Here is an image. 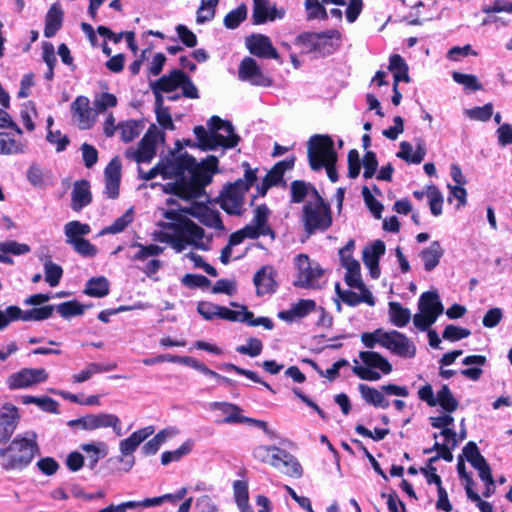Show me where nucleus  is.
<instances>
[{
	"label": "nucleus",
	"instance_id": "14",
	"mask_svg": "<svg viewBox=\"0 0 512 512\" xmlns=\"http://www.w3.org/2000/svg\"><path fill=\"white\" fill-rule=\"evenodd\" d=\"M47 379L48 372L44 368H24L11 374L7 385L10 389H26Z\"/></svg>",
	"mask_w": 512,
	"mask_h": 512
},
{
	"label": "nucleus",
	"instance_id": "58",
	"mask_svg": "<svg viewBox=\"0 0 512 512\" xmlns=\"http://www.w3.org/2000/svg\"><path fill=\"white\" fill-rule=\"evenodd\" d=\"M276 450H281V448L276 446L259 445L254 448L253 457L258 461L273 466L277 456Z\"/></svg>",
	"mask_w": 512,
	"mask_h": 512
},
{
	"label": "nucleus",
	"instance_id": "49",
	"mask_svg": "<svg viewBox=\"0 0 512 512\" xmlns=\"http://www.w3.org/2000/svg\"><path fill=\"white\" fill-rule=\"evenodd\" d=\"M220 0H201L196 12V22L204 24L211 21L215 16L216 7Z\"/></svg>",
	"mask_w": 512,
	"mask_h": 512
},
{
	"label": "nucleus",
	"instance_id": "64",
	"mask_svg": "<svg viewBox=\"0 0 512 512\" xmlns=\"http://www.w3.org/2000/svg\"><path fill=\"white\" fill-rule=\"evenodd\" d=\"M247 9L245 6L230 11L224 18V25L229 29H234L246 18Z\"/></svg>",
	"mask_w": 512,
	"mask_h": 512
},
{
	"label": "nucleus",
	"instance_id": "27",
	"mask_svg": "<svg viewBox=\"0 0 512 512\" xmlns=\"http://www.w3.org/2000/svg\"><path fill=\"white\" fill-rule=\"evenodd\" d=\"M105 190L108 198L115 199L119 195V186L121 179V162L118 158H113L105 168Z\"/></svg>",
	"mask_w": 512,
	"mask_h": 512
},
{
	"label": "nucleus",
	"instance_id": "36",
	"mask_svg": "<svg viewBox=\"0 0 512 512\" xmlns=\"http://www.w3.org/2000/svg\"><path fill=\"white\" fill-rule=\"evenodd\" d=\"M64 12L61 4L55 2L49 8L45 17L44 36L47 38L53 37L58 30L62 27Z\"/></svg>",
	"mask_w": 512,
	"mask_h": 512
},
{
	"label": "nucleus",
	"instance_id": "4",
	"mask_svg": "<svg viewBox=\"0 0 512 512\" xmlns=\"http://www.w3.org/2000/svg\"><path fill=\"white\" fill-rule=\"evenodd\" d=\"M37 435L27 431L17 435L7 448L0 449L5 470H21L29 465L38 452Z\"/></svg>",
	"mask_w": 512,
	"mask_h": 512
},
{
	"label": "nucleus",
	"instance_id": "19",
	"mask_svg": "<svg viewBox=\"0 0 512 512\" xmlns=\"http://www.w3.org/2000/svg\"><path fill=\"white\" fill-rule=\"evenodd\" d=\"M246 47L251 54L257 57L279 59V54L273 47L270 38L263 34H253L247 37Z\"/></svg>",
	"mask_w": 512,
	"mask_h": 512
},
{
	"label": "nucleus",
	"instance_id": "54",
	"mask_svg": "<svg viewBox=\"0 0 512 512\" xmlns=\"http://www.w3.org/2000/svg\"><path fill=\"white\" fill-rule=\"evenodd\" d=\"M219 369L226 371V372H235L239 375H243L256 383L262 384L269 391L274 392L272 387L267 382L262 380L255 372H253L251 370L243 369V368L238 367L232 363H222L219 365Z\"/></svg>",
	"mask_w": 512,
	"mask_h": 512
},
{
	"label": "nucleus",
	"instance_id": "28",
	"mask_svg": "<svg viewBox=\"0 0 512 512\" xmlns=\"http://www.w3.org/2000/svg\"><path fill=\"white\" fill-rule=\"evenodd\" d=\"M385 253V244L377 240L363 250V262L369 269L372 278L380 276L379 259Z\"/></svg>",
	"mask_w": 512,
	"mask_h": 512
},
{
	"label": "nucleus",
	"instance_id": "42",
	"mask_svg": "<svg viewBox=\"0 0 512 512\" xmlns=\"http://www.w3.org/2000/svg\"><path fill=\"white\" fill-rule=\"evenodd\" d=\"M91 202L89 183L85 180L75 182L72 190V208L81 210Z\"/></svg>",
	"mask_w": 512,
	"mask_h": 512
},
{
	"label": "nucleus",
	"instance_id": "61",
	"mask_svg": "<svg viewBox=\"0 0 512 512\" xmlns=\"http://www.w3.org/2000/svg\"><path fill=\"white\" fill-rule=\"evenodd\" d=\"M452 78L456 83L463 85L465 89H469L471 91H478L482 89V85L474 75L453 72Z\"/></svg>",
	"mask_w": 512,
	"mask_h": 512
},
{
	"label": "nucleus",
	"instance_id": "1",
	"mask_svg": "<svg viewBox=\"0 0 512 512\" xmlns=\"http://www.w3.org/2000/svg\"><path fill=\"white\" fill-rule=\"evenodd\" d=\"M180 146V142L176 143ZM178 147L177 151H171L169 155L162 158L159 163L144 172L139 168V176L144 180H152L158 175L164 179L175 178L176 183L167 185L153 183L152 188L161 187L165 192H172L181 198H192L196 196L200 190L211 182L212 174L217 171L218 158L216 156H208L202 162L187 153H181Z\"/></svg>",
	"mask_w": 512,
	"mask_h": 512
},
{
	"label": "nucleus",
	"instance_id": "15",
	"mask_svg": "<svg viewBox=\"0 0 512 512\" xmlns=\"http://www.w3.org/2000/svg\"><path fill=\"white\" fill-rule=\"evenodd\" d=\"M239 79L249 82L251 85L268 87L272 84V79L263 73L257 62L251 57H245L238 70Z\"/></svg>",
	"mask_w": 512,
	"mask_h": 512
},
{
	"label": "nucleus",
	"instance_id": "32",
	"mask_svg": "<svg viewBox=\"0 0 512 512\" xmlns=\"http://www.w3.org/2000/svg\"><path fill=\"white\" fill-rule=\"evenodd\" d=\"M54 306L47 305L39 308L21 310L18 306H10V313L16 320L23 321H42L50 318L53 314Z\"/></svg>",
	"mask_w": 512,
	"mask_h": 512
},
{
	"label": "nucleus",
	"instance_id": "44",
	"mask_svg": "<svg viewBox=\"0 0 512 512\" xmlns=\"http://www.w3.org/2000/svg\"><path fill=\"white\" fill-rule=\"evenodd\" d=\"M389 316L391 322L399 328L406 326L411 319L410 310L402 307L398 302L389 303Z\"/></svg>",
	"mask_w": 512,
	"mask_h": 512
},
{
	"label": "nucleus",
	"instance_id": "17",
	"mask_svg": "<svg viewBox=\"0 0 512 512\" xmlns=\"http://www.w3.org/2000/svg\"><path fill=\"white\" fill-rule=\"evenodd\" d=\"M340 39V33L336 30L324 33L310 34L306 37L307 45L311 51L318 52L321 55L331 54Z\"/></svg>",
	"mask_w": 512,
	"mask_h": 512
},
{
	"label": "nucleus",
	"instance_id": "22",
	"mask_svg": "<svg viewBox=\"0 0 512 512\" xmlns=\"http://www.w3.org/2000/svg\"><path fill=\"white\" fill-rule=\"evenodd\" d=\"M197 311L205 320L220 318L235 321V319H241L237 310H231L225 306H220L208 301L199 302L197 305Z\"/></svg>",
	"mask_w": 512,
	"mask_h": 512
},
{
	"label": "nucleus",
	"instance_id": "51",
	"mask_svg": "<svg viewBox=\"0 0 512 512\" xmlns=\"http://www.w3.org/2000/svg\"><path fill=\"white\" fill-rule=\"evenodd\" d=\"M237 313L240 315L241 319H235V321L245 322L250 326H263L267 330L273 329V322L271 319L267 317H258L254 318L252 312L248 311L244 306L241 307V310H237Z\"/></svg>",
	"mask_w": 512,
	"mask_h": 512
},
{
	"label": "nucleus",
	"instance_id": "62",
	"mask_svg": "<svg viewBox=\"0 0 512 512\" xmlns=\"http://www.w3.org/2000/svg\"><path fill=\"white\" fill-rule=\"evenodd\" d=\"M262 349L263 344L258 338H249L247 339L246 344L236 347V351L238 353L248 355L250 357L259 356L262 352Z\"/></svg>",
	"mask_w": 512,
	"mask_h": 512
},
{
	"label": "nucleus",
	"instance_id": "9",
	"mask_svg": "<svg viewBox=\"0 0 512 512\" xmlns=\"http://www.w3.org/2000/svg\"><path fill=\"white\" fill-rule=\"evenodd\" d=\"M297 270L294 286L305 289H319L324 283V271L321 266L310 260L308 255L299 254L294 260Z\"/></svg>",
	"mask_w": 512,
	"mask_h": 512
},
{
	"label": "nucleus",
	"instance_id": "53",
	"mask_svg": "<svg viewBox=\"0 0 512 512\" xmlns=\"http://www.w3.org/2000/svg\"><path fill=\"white\" fill-rule=\"evenodd\" d=\"M118 130L122 141L128 143L140 135L142 126L135 120H128L119 124Z\"/></svg>",
	"mask_w": 512,
	"mask_h": 512
},
{
	"label": "nucleus",
	"instance_id": "38",
	"mask_svg": "<svg viewBox=\"0 0 512 512\" xmlns=\"http://www.w3.org/2000/svg\"><path fill=\"white\" fill-rule=\"evenodd\" d=\"M292 167V163L281 161L277 163L264 177L261 184L257 186L258 193L264 196L267 190L274 185H277L283 178V174L287 168Z\"/></svg>",
	"mask_w": 512,
	"mask_h": 512
},
{
	"label": "nucleus",
	"instance_id": "12",
	"mask_svg": "<svg viewBox=\"0 0 512 512\" xmlns=\"http://www.w3.org/2000/svg\"><path fill=\"white\" fill-rule=\"evenodd\" d=\"M164 142V133L155 125L151 126L137 147L126 150V157L137 163H149L156 155L157 146Z\"/></svg>",
	"mask_w": 512,
	"mask_h": 512
},
{
	"label": "nucleus",
	"instance_id": "8",
	"mask_svg": "<svg viewBox=\"0 0 512 512\" xmlns=\"http://www.w3.org/2000/svg\"><path fill=\"white\" fill-rule=\"evenodd\" d=\"M353 373L365 381H378L382 375L392 372V365L387 358L375 351H360L353 360Z\"/></svg>",
	"mask_w": 512,
	"mask_h": 512
},
{
	"label": "nucleus",
	"instance_id": "39",
	"mask_svg": "<svg viewBox=\"0 0 512 512\" xmlns=\"http://www.w3.org/2000/svg\"><path fill=\"white\" fill-rule=\"evenodd\" d=\"M358 390L367 404L382 409L389 407L390 402L385 398V392H383L382 389L378 390L366 384H359Z\"/></svg>",
	"mask_w": 512,
	"mask_h": 512
},
{
	"label": "nucleus",
	"instance_id": "20",
	"mask_svg": "<svg viewBox=\"0 0 512 512\" xmlns=\"http://www.w3.org/2000/svg\"><path fill=\"white\" fill-rule=\"evenodd\" d=\"M72 117L80 129H89L95 122V116L85 96L77 97L71 105Z\"/></svg>",
	"mask_w": 512,
	"mask_h": 512
},
{
	"label": "nucleus",
	"instance_id": "25",
	"mask_svg": "<svg viewBox=\"0 0 512 512\" xmlns=\"http://www.w3.org/2000/svg\"><path fill=\"white\" fill-rule=\"evenodd\" d=\"M276 453V461L273 463L274 468L292 478H300L302 476L303 469L293 455L283 449L276 450Z\"/></svg>",
	"mask_w": 512,
	"mask_h": 512
},
{
	"label": "nucleus",
	"instance_id": "57",
	"mask_svg": "<svg viewBox=\"0 0 512 512\" xmlns=\"http://www.w3.org/2000/svg\"><path fill=\"white\" fill-rule=\"evenodd\" d=\"M44 273H45V281L51 287H55L59 284V282L62 278L63 269L60 265L52 262L51 260H46L44 262Z\"/></svg>",
	"mask_w": 512,
	"mask_h": 512
},
{
	"label": "nucleus",
	"instance_id": "47",
	"mask_svg": "<svg viewBox=\"0 0 512 512\" xmlns=\"http://www.w3.org/2000/svg\"><path fill=\"white\" fill-rule=\"evenodd\" d=\"M389 70L394 74V83L409 81L408 67L400 55L396 54L390 57Z\"/></svg>",
	"mask_w": 512,
	"mask_h": 512
},
{
	"label": "nucleus",
	"instance_id": "60",
	"mask_svg": "<svg viewBox=\"0 0 512 512\" xmlns=\"http://www.w3.org/2000/svg\"><path fill=\"white\" fill-rule=\"evenodd\" d=\"M56 311L63 318H70L73 316L82 315L84 313V306L77 301H67L60 303L55 307Z\"/></svg>",
	"mask_w": 512,
	"mask_h": 512
},
{
	"label": "nucleus",
	"instance_id": "40",
	"mask_svg": "<svg viewBox=\"0 0 512 512\" xmlns=\"http://www.w3.org/2000/svg\"><path fill=\"white\" fill-rule=\"evenodd\" d=\"M233 497L240 512H254L249 503L248 482L246 480H235L232 485Z\"/></svg>",
	"mask_w": 512,
	"mask_h": 512
},
{
	"label": "nucleus",
	"instance_id": "29",
	"mask_svg": "<svg viewBox=\"0 0 512 512\" xmlns=\"http://www.w3.org/2000/svg\"><path fill=\"white\" fill-rule=\"evenodd\" d=\"M396 156L407 163L420 164L426 156L425 143L421 138L416 139V150L413 151L411 143L402 141Z\"/></svg>",
	"mask_w": 512,
	"mask_h": 512
},
{
	"label": "nucleus",
	"instance_id": "31",
	"mask_svg": "<svg viewBox=\"0 0 512 512\" xmlns=\"http://www.w3.org/2000/svg\"><path fill=\"white\" fill-rule=\"evenodd\" d=\"M190 214L197 218L207 227L224 230V225L218 211L209 208L206 205H197L191 208Z\"/></svg>",
	"mask_w": 512,
	"mask_h": 512
},
{
	"label": "nucleus",
	"instance_id": "23",
	"mask_svg": "<svg viewBox=\"0 0 512 512\" xmlns=\"http://www.w3.org/2000/svg\"><path fill=\"white\" fill-rule=\"evenodd\" d=\"M28 149V141L22 134L0 132V154L15 155L24 154Z\"/></svg>",
	"mask_w": 512,
	"mask_h": 512
},
{
	"label": "nucleus",
	"instance_id": "41",
	"mask_svg": "<svg viewBox=\"0 0 512 512\" xmlns=\"http://www.w3.org/2000/svg\"><path fill=\"white\" fill-rule=\"evenodd\" d=\"M419 310L426 314L435 316V319L443 313V305L439 300L437 293L424 292L419 299Z\"/></svg>",
	"mask_w": 512,
	"mask_h": 512
},
{
	"label": "nucleus",
	"instance_id": "16",
	"mask_svg": "<svg viewBox=\"0 0 512 512\" xmlns=\"http://www.w3.org/2000/svg\"><path fill=\"white\" fill-rule=\"evenodd\" d=\"M209 409L216 412L217 424H242L243 420H247L246 416L242 415V408L233 403L212 402Z\"/></svg>",
	"mask_w": 512,
	"mask_h": 512
},
{
	"label": "nucleus",
	"instance_id": "55",
	"mask_svg": "<svg viewBox=\"0 0 512 512\" xmlns=\"http://www.w3.org/2000/svg\"><path fill=\"white\" fill-rule=\"evenodd\" d=\"M387 332L381 328L374 330L373 332H365L361 335V341L365 347L373 349L376 345L384 348Z\"/></svg>",
	"mask_w": 512,
	"mask_h": 512
},
{
	"label": "nucleus",
	"instance_id": "30",
	"mask_svg": "<svg viewBox=\"0 0 512 512\" xmlns=\"http://www.w3.org/2000/svg\"><path fill=\"white\" fill-rule=\"evenodd\" d=\"M185 79V73L181 70H173L169 75L161 77L159 80L154 82L151 87L157 98V93H171L177 88H180L181 83Z\"/></svg>",
	"mask_w": 512,
	"mask_h": 512
},
{
	"label": "nucleus",
	"instance_id": "48",
	"mask_svg": "<svg viewBox=\"0 0 512 512\" xmlns=\"http://www.w3.org/2000/svg\"><path fill=\"white\" fill-rule=\"evenodd\" d=\"M163 102L164 98L162 94L157 93V98L155 99V113L157 121L163 128L173 130L174 124L169 109L164 107Z\"/></svg>",
	"mask_w": 512,
	"mask_h": 512
},
{
	"label": "nucleus",
	"instance_id": "18",
	"mask_svg": "<svg viewBox=\"0 0 512 512\" xmlns=\"http://www.w3.org/2000/svg\"><path fill=\"white\" fill-rule=\"evenodd\" d=\"M285 9L277 8L269 0H253L252 20L254 24H264L267 21L284 18Z\"/></svg>",
	"mask_w": 512,
	"mask_h": 512
},
{
	"label": "nucleus",
	"instance_id": "13",
	"mask_svg": "<svg viewBox=\"0 0 512 512\" xmlns=\"http://www.w3.org/2000/svg\"><path fill=\"white\" fill-rule=\"evenodd\" d=\"M384 348L402 359H413L417 352L414 341L397 330L387 332Z\"/></svg>",
	"mask_w": 512,
	"mask_h": 512
},
{
	"label": "nucleus",
	"instance_id": "11",
	"mask_svg": "<svg viewBox=\"0 0 512 512\" xmlns=\"http://www.w3.org/2000/svg\"><path fill=\"white\" fill-rule=\"evenodd\" d=\"M90 232V225L77 220L70 221L64 225L66 243L83 257H94L98 252L95 245L84 239V236L90 234Z\"/></svg>",
	"mask_w": 512,
	"mask_h": 512
},
{
	"label": "nucleus",
	"instance_id": "37",
	"mask_svg": "<svg viewBox=\"0 0 512 512\" xmlns=\"http://www.w3.org/2000/svg\"><path fill=\"white\" fill-rule=\"evenodd\" d=\"M443 255L444 250L439 241L431 242L428 247L424 248L419 253L424 269L428 272L432 271L439 265L440 259Z\"/></svg>",
	"mask_w": 512,
	"mask_h": 512
},
{
	"label": "nucleus",
	"instance_id": "26",
	"mask_svg": "<svg viewBox=\"0 0 512 512\" xmlns=\"http://www.w3.org/2000/svg\"><path fill=\"white\" fill-rule=\"evenodd\" d=\"M17 420V408L12 404H5L0 410V443L10 439L16 429Z\"/></svg>",
	"mask_w": 512,
	"mask_h": 512
},
{
	"label": "nucleus",
	"instance_id": "34",
	"mask_svg": "<svg viewBox=\"0 0 512 512\" xmlns=\"http://www.w3.org/2000/svg\"><path fill=\"white\" fill-rule=\"evenodd\" d=\"M360 293L351 290H341L339 284L336 285V292L338 297L349 306H357L360 303H366L369 306L375 305V300L372 293L367 289H358Z\"/></svg>",
	"mask_w": 512,
	"mask_h": 512
},
{
	"label": "nucleus",
	"instance_id": "43",
	"mask_svg": "<svg viewBox=\"0 0 512 512\" xmlns=\"http://www.w3.org/2000/svg\"><path fill=\"white\" fill-rule=\"evenodd\" d=\"M84 293L91 297L102 298L109 293V282L103 277H94L87 281Z\"/></svg>",
	"mask_w": 512,
	"mask_h": 512
},
{
	"label": "nucleus",
	"instance_id": "35",
	"mask_svg": "<svg viewBox=\"0 0 512 512\" xmlns=\"http://www.w3.org/2000/svg\"><path fill=\"white\" fill-rule=\"evenodd\" d=\"M80 449L85 453L90 469H94L98 462L105 458L109 452L107 444L103 441L83 443L80 445Z\"/></svg>",
	"mask_w": 512,
	"mask_h": 512
},
{
	"label": "nucleus",
	"instance_id": "5",
	"mask_svg": "<svg viewBox=\"0 0 512 512\" xmlns=\"http://www.w3.org/2000/svg\"><path fill=\"white\" fill-rule=\"evenodd\" d=\"M308 159L311 169L317 171L325 168L332 182L338 180L335 170L337 154L334 142L329 136L314 135L308 141Z\"/></svg>",
	"mask_w": 512,
	"mask_h": 512
},
{
	"label": "nucleus",
	"instance_id": "3",
	"mask_svg": "<svg viewBox=\"0 0 512 512\" xmlns=\"http://www.w3.org/2000/svg\"><path fill=\"white\" fill-rule=\"evenodd\" d=\"M194 134L198 143L193 144L191 140L185 141L186 146H197L204 151L215 150L218 147L231 149L238 145L239 135L235 133L231 122L212 116L207 123V129L203 126H196Z\"/></svg>",
	"mask_w": 512,
	"mask_h": 512
},
{
	"label": "nucleus",
	"instance_id": "45",
	"mask_svg": "<svg viewBox=\"0 0 512 512\" xmlns=\"http://www.w3.org/2000/svg\"><path fill=\"white\" fill-rule=\"evenodd\" d=\"M134 219V209L129 208L121 217L117 218L111 225L104 227L100 235L118 234L123 232Z\"/></svg>",
	"mask_w": 512,
	"mask_h": 512
},
{
	"label": "nucleus",
	"instance_id": "50",
	"mask_svg": "<svg viewBox=\"0 0 512 512\" xmlns=\"http://www.w3.org/2000/svg\"><path fill=\"white\" fill-rule=\"evenodd\" d=\"M131 248L136 249L137 251L133 256H131V259L136 261H145L149 257L158 256L160 255L164 248L160 247L156 244H149V245H143L140 243H134L131 245Z\"/></svg>",
	"mask_w": 512,
	"mask_h": 512
},
{
	"label": "nucleus",
	"instance_id": "52",
	"mask_svg": "<svg viewBox=\"0 0 512 512\" xmlns=\"http://www.w3.org/2000/svg\"><path fill=\"white\" fill-rule=\"evenodd\" d=\"M38 117V112L34 102L27 101L22 104L20 110V118L27 131L32 132L35 130L36 125L34 119Z\"/></svg>",
	"mask_w": 512,
	"mask_h": 512
},
{
	"label": "nucleus",
	"instance_id": "59",
	"mask_svg": "<svg viewBox=\"0 0 512 512\" xmlns=\"http://www.w3.org/2000/svg\"><path fill=\"white\" fill-rule=\"evenodd\" d=\"M191 447L192 444L189 441H187L176 450L163 452L161 455L162 465H168L171 462H177L181 460L184 456L189 454V452L191 451Z\"/></svg>",
	"mask_w": 512,
	"mask_h": 512
},
{
	"label": "nucleus",
	"instance_id": "63",
	"mask_svg": "<svg viewBox=\"0 0 512 512\" xmlns=\"http://www.w3.org/2000/svg\"><path fill=\"white\" fill-rule=\"evenodd\" d=\"M467 117L477 121H488L493 114V105L487 103L481 107H474L465 111Z\"/></svg>",
	"mask_w": 512,
	"mask_h": 512
},
{
	"label": "nucleus",
	"instance_id": "33",
	"mask_svg": "<svg viewBox=\"0 0 512 512\" xmlns=\"http://www.w3.org/2000/svg\"><path fill=\"white\" fill-rule=\"evenodd\" d=\"M316 309V303L311 299H301L297 303L291 305L288 310L278 313L281 320L292 322L297 318H303Z\"/></svg>",
	"mask_w": 512,
	"mask_h": 512
},
{
	"label": "nucleus",
	"instance_id": "24",
	"mask_svg": "<svg viewBox=\"0 0 512 512\" xmlns=\"http://www.w3.org/2000/svg\"><path fill=\"white\" fill-rule=\"evenodd\" d=\"M155 428L152 425L134 431L129 437L119 442V452L123 456H134L139 445L148 437L154 434Z\"/></svg>",
	"mask_w": 512,
	"mask_h": 512
},
{
	"label": "nucleus",
	"instance_id": "21",
	"mask_svg": "<svg viewBox=\"0 0 512 512\" xmlns=\"http://www.w3.org/2000/svg\"><path fill=\"white\" fill-rule=\"evenodd\" d=\"M275 277L276 270L272 266H263L255 273L253 283L258 296L272 294L276 291L277 282Z\"/></svg>",
	"mask_w": 512,
	"mask_h": 512
},
{
	"label": "nucleus",
	"instance_id": "10",
	"mask_svg": "<svg viewBox=\"0 0 512 512\" xmlns=\"http://www.w3.org/2000/svg\"><path fill=\"white\" fill-rule=\"evenodd\" d=\"M68 425L72 428H80L86 431L111 428L117 437L123 435L122 421L113 413L101 412L97 414H87L80 418L70 420Z\"/></svg>",
	"mask_w": 512,
	"mask_h": 512
},
{
	"label": "nucleus",
	"instance_id": "2",
	"mask_svg": "<svg viewBox=\"0 0 512 512\" xmlns=\"http://www.w3.org/2000/svg\"><path fill=\"white\" fill-rule=\"evenodd\" d=\"M163 216L171 222L161 225L165 231L158 233L157 240L170 244L177 252H182L188 246L208 249L210 239L205 238L204 230L183 216L179 209L163 210Z\"/></svg>",
	"mask_w": 512,
	"mask_h": 512
},
{
	"label": "nucleus",
	"instance_id": "7",
	"mask_svg": "<svg viewBox=\"0 0 512 512\" xmlns=\"http://www.w3.org/2000/svg\"><path fill=\"white\" fill-rule=\"evenodd\" d=\"M302 220L308 234L324 232L332 225V214L327 204L316 190H312L310 199L303 207Z\"/></svg>",
	"mask_w": 512,
	"mask_h": 512
},
{
	"label": "nucleus",
	"instance_id": "6",
	"mask_svg": "<svg viewBox=\"0 0 512 512\" xmlns=\"http://www.w3.org/2000/svg\"><path fill=\"white\" fill-rule=\"evenodd\" d=\"M242 166L245 168L244 178L225 186L220 195L221 208L231 215L242 214L245 193L257 179V169H251L247 162H244Z\"/></svg>",
	"mask_w": 512,
	"mask_h": 512
},
{
	"label": "nucleus",
	"instance_id": "46",
	"mask_svg": "<svg viewBox=\"0 0 512 512\" xmlns=\"http://www.w3.org/2000/svg\"><path fill=\"white\" fill-rule=\"evenodd\" d=\"M436 398L437 405L448 413L454 412L459 406V402L447 385H442L441 389L436 394Z\"/></svg>",
	"mask_w": 512,
	"mask_h": 512
},
{
	"label": "nucleus",
	"instance_id": "56",
	"mask_svg": "<svg viewBox=\"0 0 512 512\" xmlns=\"http://www.w3.org/2000/svg\"><path fill=\"white\" fill-rule=\"evenodd\" d=\"M426 197L428 199L430 211L434 216L442 214L443 196L435 186L426 188Z\"/></svg>",
	"mask_w": 512,
	"mask_h": 512
}]
</instances>
